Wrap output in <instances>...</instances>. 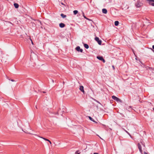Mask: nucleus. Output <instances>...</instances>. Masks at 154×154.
Segmentation results:
<instances>
[{"label": "nucleus", "mask_w": 154, "mask_h": 154, "mask_svg": "<svg viewBox=\"0 0 154 154\" xmlns=\"http://www.w3.org/2000/svg\"><path fill=\"white\" fill-rule=\"evenodd\" d=\"M112 98L114 100L118 102H122V100L119 98L116 97L115 96L113 95L112 97Z\"/></svg>", "instance_id": "f257e3e1"}, {"label": "nucleus", "mask_w": 154, "mask_h": 154, "mask_svg": "<svg viewBox=\"0 0 154 154\" xmlns=\"http://www.w3.org/2000/svg\"><path fill=\"white\" fill-rule=\"evenodd\" d=\"M95 40L97 42L99 45H101V44L102 41L101 40L99 39L98 37H96L95 38Z\"/></svg>", "instance_id": "f03ea898"}, {"label": "nucleus", "mask_w": 154, "mask_h": 154, "mask_svg": "<svg viewBox=\"0 0 154 154\" xmlns=\"http://www.w3.org/2000/svg\"><path fill=\"white\" fill-rule=\"evenodd\" d=\"M76 50L78 51H80L81 52H82L83 50L82 49H81L79 46H77L75 48Z\"/></svg>", "instance_id": "7ed1b4c3"}, {"label": "nucleus", "mask_w": 154, "mask_h": 154, "mask_svg": "<svg viewBox=\"0 0 154 154\" xmlns=\"http://www.w3.org/2000/svg\"><path fill=\"white\" fill-rule=\"evenodd\" d=\"M137 146H138V148L139 149V151H140V152L141 153H142V152H143V151L142 149V147H141V145L140 144V143H138L137 144Z\"/></svg>", "instance_id": "20e7f679"}, {"label": "nucleus", "mask_w": 154, "mask_h": 154, "mask_svg": "<svg viewBox=\"0 0 154 154\" xmlns=\"http://www.w3.org/2000/svg\"><path fill=\"white\" fill-rule=\"evenodd\" d=\"M135 5L137 8H139L141 6L140 4L138 1L137 2V3L135 4Z\"/></svg>", "instance_id": "39448f33"}, {"label": "nucleus", "mask_w": 154, "mask_h": 154, "mask_svg": "<svg viewBox=\"0 0 154 154\" xmlns=\"http://www.w3.org/2000/svg\"><path fill=\"white\" fill-rule=\"evenodd\" d=\"M80 90L82 91V92L84 93V87L82 86H81L79 88Z\"/></svg>", "instance_id": "423d86ee"}, {"label": "nucleus", "mask_w": 154, "mask_h": 154, "mask_svg": "<svg viewBox=\"0 0 154 154\" xmlns=\"http://www.w3.org/2000/svg\"><path fill=\"white\" fill-rule=\"evenodd\" d=\"M59 26L60 28H63L65 26V24L63 23H61L59 24Z\"/></svg>", "instance_id": "0eeeda50"}, {"label": "nucleus", "mask_w": 154, "mask_h": 154, "mask_svg": "<svg viewBox=\"0 0 154 154\" xmlns=\"http://www.w3.org/2000/svg\"><path fill=\"white\" fill-rule=\"evenodd\" d=\"M102 12L105 14L107 13V10L105 8H103L102 10Z\"/></svg>", "instance_id": "6e6552de"}, {"label": "nucleus", "mask_w": 154, "mask_h": 154, "mask_svg": "<svg viewBox=\"0 0 154 154\" xmlns=\"http://www.w3.org/2000/svg\"><path fill=\"white\" fill-rule=\"evenodd\" d=\"M40 138H42L44 140H46V141H48L49 143H50V144H51V141L49 140L48 139H46L45 138H44V137H40Z\"/></svg>", "instance_id": "1a4fd4ad"}, {"label": "nucleus", "mask_w": 154, "mask_h": 154, "mask_svg": "<svg viewBox=\"0 0 154 154\" xmlns=\"http://www.w3.org/2000/svg\"><path fill=\"white\" fill-rule=\"evenodd\" d=\"M131 107H132L131 106H129L127 108V109L128 110V111L130 112L131 111L132 109L131 108Z\"/></svg>", "instance_id": "9d476101"}, {"label": "nucleus", "mask_w": 154, "mask_h": 154, "mask_svg": "<svg viewBox=\"0 0 154 154\" xmlns=\"http://www.w3.org/2000/svg\"><path fill=\"white\" fill-rule=\"evenodd\" d=\"M14 7L16 8H18V7H19V5L17 3H14Z\"/></svg>", "instance_id": "9b49d317"}, {"label": "nucleus", "mask_w": 154, "mask_h": 154, "mask_svg": "<svg viewBox=\"0 0 154 154\" xmlns=\"http://www.w3.org/2000/svg\"><path fill=\"white\" fill-rule=\"evenodd\" d=\"M97 58L98 60H102L103 59V57L101 56H97Z\"/></svg>", "instance_id": "f8f14e48"}, {"label": "nucleus", "mask_w": 154, "mask_h": 154, "mask_svg": "<svg viewBox=\"0 0 154 154\" xmlns=\"http://www.w3.org/2000/svg\"><path fill=\"white\" fill-rule=\"evenodd\" d=\"M84 46L85 48L86 49H88L89 48V46L87 44H84Z\"/></svg>", "instance_id": "ddd939ff"}, {"label": "nucleus", "mask_w": 154, "mask_h": 154, "mask_svg": "<svg viewBox=\"0 0 154 154\" xmlns=\"http://www.w3.org/2000/svg\"><path fill=\"white\" fill-rule=\"evenodd\" d=\"M114 24L116 26H117L119 24V22L118 21H116L115 22Z\"/></svg>", "instance_id": "4468645a"}, {"label": "nucleus", "mask_w": 154, "mask_h": 154, "mask_svg": "<svg viewBox=\"0 0 154 154\" xmlns=\"http://www.w3.org/2000/svg\"><path fill=\"white\" fill-rule=\"evenodd\" d=\"M60 16L62 17L63 18H65L66 17V16L65 15H64V14H60Z\"/></svg>", "instance_id": "2eb2a0df"}, {"label": "nucleus", "mask_w": 154, "mask_h": 154, "mask_svg": "<svg viewBox=\"0 0 154 154\" xmlns=\"http://www.w3.org/2000/svg\"><path fill=\"white\" fill-rule=\"evenodd\" d=\"M89 119L91 121H93L94 122H95L96 123H97V122H95L94 120L90 116H89Z\"/></svg>", "instance_id": "dca6fc26"}, {"label": "nucleus", "mask_w": 154, "mask_h": 154, "mask_svg": "<svg viewBox=\"0 0 154 154\" xmlns=\"http://www.w3.org/2000/svg\"><path fill=\"white\" fill-rule=\"evenodd\" d=\"M147 1L149 2V3H152L151 2H154V0H147Z\"/></svg>", "instance_id": "f3484780"}, {"label": "nucleus", "mask_w": 154, "mask_h": 154, "mask_svg": "<svg viewBox=\"0 0 154 154\" xmlns=\"http://www.w3.org/2000/svg\"><path fill=\"white\" fill-rule=\"evenodd\" d=\"M73 12L74 14L76 15L78 13V11L77 10H74L73 11Z\"/></svg>", "instance_id": "a211bd4d"}, {"label": "nucleus", "mask_w": 154, "mask_h": 154, "mask_svg": "<svg viewBox=\"0 0 154 154\" xmlns=\"http://www.w3.org/2000/svg\"><path fill=\"white\" fill-rule=\"evenodd\" d=\"M94 101H95L97 103H99V104H101L100 103V102H99L98 101H97V100H96L95 99H94Z\"/></svg>", "instance_id": "6ab92c4d"}, {"label": "nucleus", "mask_w": 154, "mask_h": 154, "mask_svg": "<svg viewBox=\"0 0 154 154\" xmlns=\"http://www.w3.org/2000/svg\"><path fill=\"white\" fill-rule=\"evenodd\" d=\"M149 5L152 6H154V3H149Z\"/></svg>", "instance_id": "aec40b11"}, {"label": "nucleus", "mask_w": 154, "mask_h": 154, "mask_svg": "<svg viewBox=\"0 0 154 154\" xmlns=\"http://www.w3.org/2000/svg\"><path fill=\"white\" fill-rule=\"evenodd\" d=\"M123 129L128 134H129V133H128V132L127 131H126L123 128Z\"/></svg>", "instance_id": "412c9836"}, {"label": "nucleus", "mask_w": 154, "mask_h": 154, "mask_svg": "<svg viewBox=\"0 0 154 154\" xmlns=\"http://www.w3.org/2000/svg\"><path fill=\"white\" fill-rule=\"evenodd\" d=\"M101 61H102L103 62V63H105V60L104 59V58H103V59Z\"/></svg>", "instance_id": "4be33fe9"}, {"label": "nucleus", "mask_w": 154, "mask_h": 154, "mask_svg": "<svg viewBox=\"0 0 154 154\" xmlns=\"http://www.w3.org/2000/svg\"><path fill=\"white\" fill-rule=\"evenodd\" d=\"M83 16H84V18H85V19H87V18L84 15H83Z\"/></svg>", "instance_id": "5701e85b"}, {"label": "nucleus", "mask_w": 154, "mask_h": 154, "mask_svg": "<svg viewBox=\"0 0 154 154\" xmlns=\"http://www.w3.org/2000/svg\"><path fill=\"white\" fill-rule=\"evenodd\" d=\"M30 40H31V42H32V44H33V42H32V40L31 39V38H30Z\"/></svg>", "instance_id": "b1692460"}, {"label": "nucleus", "mask_w": 154, "mask_h": 154, "mask_svg": "<svg viewBox=\"0 0 154 154\" xmlns=\"http://www.w3.org/2000/svg\"><path fill=\"white\" fill-rule=\"evenodd\" d=\"M11 80L12 81V82H14L15 81V80L14 79H11Z\"/></svg>", "instance_id": "393cba45"}, {"label": "nucleus", "mask_w": 154, "mask_h": 154, "mask_svg": "<svg viewBox=\"0 0 154 154\" xmlns=\"http://www.w3.org/2000/svg\"><path fill=\"white\" fill-rule=\"evenodd\" d=\"M93 154H98V153L97 152H95V153H94Z\"/></svg>", "instance_id": "a878e982"}, {"label": "nucleus", "mask_w": 154, "mask_h": 154, "mask_svg": "<svg viewBox=\"0 0 154 154\" xmlns=\"http://www.w3.org/2000/svg\"><path fill=\"white\" fill-rule=\"evenodd\" d=\"M152 48L154 49V45L152 46Z\"/></svg>", "instance_id": "bb28decb"}, {"label": "nucleus", "mask_w": 154, "mask_h": 154, "mask_svg": "<svg viewBox=\"0 0 154 154\" xmlns=\"http://www.w3.org/2000/svg\"><path fill=\"white\" fill-rule=\"evenodd\" d=\"M142 145H143V146H144V147H145V145L144 144H142Z\"/></svg>", "instance_id": "cd10ccee"}, {"label": "nucleus", "mask_w": 154, "mask_h": 154, "mask_svg": "<svg viewBox=\"0 0 154 154\" xmlns=\"http://www.w3.org/2000/svg\"><path fill=\"white\" fill-rule=\"evenodd\" d=\"M43 92L44 93H46V92H45V91H43Z\"/></svg>", "instance_id": "c85d7f7f"}, {"label": "nucleus", "mask_w": 154, "mask_h": 154, "mask_svg": "<svg viewBox=\"0 0 154 154\" xmlns=\"http://www.w3.org/2000/svg\"><path fill=\"white\" fill-rule=\"evenodd\" d=\"M35 108H36V109H37V106H35Z\"/></svg>", "instance_id": "c756f323"}, {"label": "nucleus", "mask_w": 154, "mask_h": 154, "mask_svg": "<svg viewBox=\"0 0 154 154\" xmlns=\"http://www.w3.org/2000/svg\"><path fill=\"white\" fill-rule=\"evenodd\" d=\"M61 4L63 5H64V4L63 3H61Z\"/></svg>", "instance_id": "7c9ffc66"}, {"label": "nucleus", "mask_w": 154, "mask_h": 154, "mask_svg": "<svg viewBox=\"0 0 154 154\" xmlns=\"http://www.w3.org/2000/svg\"><path fill=\"white\" fill-rule=\"evenodd\" d=\"M145 154H147V153H146V152H145Z\"/></svg>", "instance_id": "2f4dec72"}, {"label": "nucleus", "mask_w": 154, "mask_h": 154, "mask_svg": "<svg viewBox=\"0 0 154 154\" xmlns=\"http://www.w3.org/2000/svg\"><path fill=\"white\" fill-rule=\"evenodd\" d=\"M112 66V67H113V68H114V66Z\"/></svg>", "instance_id": "473e14b6"}, {"label": "nucleus", "mask_w": 154, "mask_h": 154, "mask_svg": "<svg viewBox=\"0 0 154 154\" xmlns=\"http://www.w3.org/2000/svg\"><path fill=\"white\" fill-rule=\"evenodd\" d=\"M80 154V153H77V154Z\"/></svg>", "instance_id": "72a5a7b5"}, {"label": "nucleus", "mask_w": 154, "mask_h": 154, "mask_svg": "<svg viewBox=\"0 0 154 154\" xmlns=\"http://www.w3.org/2000/svg\"><path fill=\"white\" fill-rule=\"evenodd\" d=\"M77 151H76V153H77Z\"/></svg>", "instance_id": "f704fd0d"}, {"label": "nucleus", "mask_w": 154, "mask_h": 154, "mask_svg": "<svg viewBox=\"0 0 154 154\" xmlns=\"http://www.w3.org/2000/svg\"><path fill=\"white\" fill-rule=\"evenodd\" d=\"M152 50L153 51V52H154V50Z\"/></svg>", "instance_id": "c9c22d12"}, {"label": "nucleus", "mask_w": 154, "mask_h": 154, "mask_svg": "<svg viewBox=\"0 0 154 154\" xmlns=\"http://www.w3.org/2000/svg\"><path fill=\"white\" fill-rule=\"evenodd\" d=\"M153 110H154V108H153Z\"/></svg>", "instance_id": "e433bc0d"}]
</instances>
